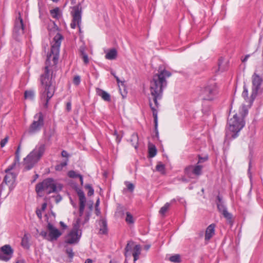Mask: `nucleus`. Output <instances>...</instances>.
Segmentation results:
<instances>
[{
	"label": "nucleus",
	"instance_id": "nucleus-1",
	"mask_svg": "<svg viewBox=\"0 0 263 263\" xmlns=\"http://www.w3.org/2000/svg\"><path fill=\"white\" fill-rule=\"evenodd\" d=\"M63 39V37L61 34H57L54 37V43L52 45L50 52L47 55L44 72L40 76V99L45 108L48 107V102L54 93L52 83L55 76H53L51 67L56 66L58 63L60 47Z\"/></svg>",
	"mask_w": 263,
	"mask_h": 263
},
{
	"label": "nucleus",
	"instance_id": "nucleus-2",
	"mask_svg": "<svg viewBox=\"0 0 263 263\" xmlns=\"http://www.w3.org/2000/svg\"><path fill=\"white\" fill-rule=\"evenodd\" d=\"M171 73L165 69L162 70L154 75L150 83L151 96L149 97V105L153 112L155 123V132L158 137V110L159 103L158 100L162 98L163 90L167 85L166 78L171 76Z\"/></svg>",
	"mask_w": 263,
	"mask_h": 263
},
{
	"label": "nucleus",
	"instance_id": "nucleus-3",
	"mask_svg": "<svg viewBox=\"0 0 263 263\" xmlns=\"http://www.w3.org/2000/svg\"><path fill=\"white\" fill-rule=\"evenodd\" d=\"M248 114V110L245 105L240 107L239 114H235L233 118L228 120L229 130L233 133L231 135L232 139H235L238 136V133L245 126L244 118Z\"/></svg>",
	"mask_w": 263,
	"mask_h": 263
},
{
	"label": "nucleus",
	"instance_id": "nucleus-4",
	"mask_svg": "<svg viewBox=\"0 0 263 263\" xmlns=\"http://www.w3.org/2000/svg\"><path fill=\"white\" fill-rule=\"evenodd\" d=\"M45 151L44 144H39L24 159V165L26 170L31 169L40 160Z\"/></svg>",
	"mask_w": 263,
	"mask_h": 263
},
{
	"label": "nucleus",
	"instance_id": "nucleus-5",
	"mask_svg": "<svg viewBox=\"0 0 263 263\" xmlns=\"http://www.w3.org/2000/svg\"><path fill=\"white\" fill-rule=\"evenodd\" d=\"M35 191L37 194L45 191L47 194L57 192V186L52 178H48L44 180L42 182L37 183L35 186Z\"/></svg>",
	"mask_w": 263,
	"mask_h": 263
},
{
	"label": "nucleus",
	"instance_id": "nucleus-6",
	"mask_svg": "<svg viewBox=\"0 0 263 263\" xmlns=\"http://www.w3.org/2000/svg\"><path fill=\"white\" fill-rule=\"evenodd\" d=\"M82 9L80 3L72 8L71 14L72 16V22L70 26L72 28L77 27L79 28L80 33H81L80 24L81 23Z\"/></svg>",
	"mask_w": 263,
	"mask_h": 263
},
{
	"label": "nucleus",
	"instance_id": "nucleus-7",
	"mask_svg": "<svg viewBox=\"0 0 263 263\" xmlns=\"http://www.w3.org/2000/svg\"><path fill=\"white\" fill-rule=\"evenodd\" d=\"M252 87L250 99V104L252 105L256 97L257 96L258 90L260 88V86L262 83L263 80L256 73H254L252 77Z\"/></svg>",
	"mask_w": 263,
	"mask_h": 263
},
{
	"label": "nucleus",
	"instance_id": "nucleus-8",
	"mask_svg": "<svg viewBox=\"0 0 263 263\" xmlns=\"http://www.w3.org/2000/svg\"><path fill=\"white\" fill-rule=\"evenodd\" d=\"M217 199L218 200V202L216 204L218 211L222 214L223 217L226 219L228 223L231 226H232L234 224L232 214L228 211L227 208L223 204L222 198L220 196H217Z\"/></svg>",
	"mask_w": 263,
	"mask_h": 263
},
{
	"label": "nucleus",
	"instance_id": "nucleus-9",
	"mask_svg": "<svg viewBox=\"0 0 263 263\" xmlns=\"http://www.w3.org/2000/svg\"><path fill=\"white\" fill-rule=\"evenodd\" d=\"M217 93V86L215 83H213L206 86L202 90L201 95L203 100L211 101Z\"/></svg>",
	"mask_w": 263,
	"mask_h": 263
},
{
	"label": "nucleus",
	"instance_id": "nucleus-10",
	"mask_svg": "<svg viewBox=\"0 0 263 263\" xmlns=\"http://www.w3.org/2000/svg\"><path fill=\"white\" fill-rule=\"evenodd\" d=\"M203 166L197 164L196 165H190L184 169L185 174L190 178L193 179L198 177L202 174Z\"/></svg>",
	"mask_w": 263,
	"mask_h": 263
},
{
	"label": "nucleus",
	"instance_id": "nucleus-11",
	"mask_svg": "<svg viewBox=\"0 0 263 263\" xmlns=\"http://www.w3.org/2000/svg\"><path fill=\"white\" fill-rule=\"evenodd\" d=\"M34 118L36 120H34L30 125L28 131L31 134L39 131L44 125V117L42 112L36 114Z\"/></svg>",
	"mask_w": 263,
	"mask_h": 263
},
{
	"label": "nucleus",
	"instance_id": "nucleus-12",
	"mask_svg": "<svg viewBox=\"0 0 263 263\" xmlns=\"http://www.w3.org/2000/svg\"><path fill=\"white\" fill-rule=\"evenodd\" d=\"M13 250L9 245H6L0 248V259L8 261L13 255Z\"/></svg>",
	"mask_w": 263,
	"mask_h": 263
},
{
	"label": "nucleus",
	"instance_id": "nucleus-13",
	"mask_svg": "<svg viewBox=\"0 0 263 263\" xmlns=\"http://www.w3.org/2000/svg\"><path fill=\"white\" fill-rule=\"evenodd\" d=\"M47 228L49 232V241L52 242L57 240L62 235V233L50 222L48 223Z\"/></svg>",
	"mask_w": 263,
	"mask_h": 263
},
{
	"label": "nucleus",
	"instance_id": "nucleus-14",
	"mask_svg": "<svg viewBox=\"0 0 263 263\" xmlns=\"http://www.w3.org/2000/svg\"><path fill=\"white\" fill-rule=\"evenodd\" d=\"M81 232L78 233L70 231L66 236L65 242L70 245L78 243L81 237Z\"/></svg>",
	"mask_w": 263,
	"mask_h": 263
},
{
	"label": "nucleus",
	"instance_id": "nucleus-15",
	"mask_svg": "<svg viewBox=\"0 0 263 263\" xmlns=\"http://www.w3.org/2000/svg\"><path fill=\"white\" fill-rule=\"evenodd\" d=\"M15 178L16 176L14 174L12 173H8L5 175L2 184L5 183L10 188L15 182Z\"/></svg>",
	"mask_w": 263,
	"mask_h": 263
},
{
	"label": "nucleus",
	"instance_id": "nucleus-16",
	"mask_svg": "<svg viewBox=\"0 0 263 263\" xmlns=\"http://www.w3.org/2000/svg\"><path fill=\"white\" fill-rule=\"evenodd\" d=\"M18 17L16 20L15 25H14V30L16 32H23L26 31V29L24 26V25L23 23V20L21 17L20 13H18Z\"/></svg>",
	"mask_w": 263,
	"mask_h": 263
},
{
	"label": "nucleus",
	"instance_id": "nucleus-17",
	"mask_svg": "<svg viewBox=\"0 0 263 263\" xmlns=\"http://www.w3.org/2000/svg\"><path fill=\"white\" fill-rule=\"evenodd\" d=\"M215 224L214 223L209 225L206 230L205 233V240L209 241L215 234Z\"/></svg>",
	"mask_w": 263,
	"mask_h": 263
},
{
	"label": "nucleus",
	"instance_id": "nucleus-18",
	"mask_svg": "<svg viewBox=\"0 0 263 263\" xmlns=\"http://www.w3.org/2000/svg\"><path fill=\"white\" fill-rule=\"evenodd\" d=\"M134 241L132 240L128 241L124 249V255L126 257L130 256L135 246Z\"/></svg>",
	"mask_w": 263,
	"mask_h": 263
},
{
	"label": "nucleus",
	"instance_id": "nucleus-19",
	"mask_svg": "<svg viewBox=\"0 0 263 263\" xmlns=\"http://www.w3.org/2000/svg\"><path fill=\"white\" fill-rule=\"evenodd\" d=\"M96 92L98 96L101 97L103 100L105 101L109 102L111 100L110 95L106 91L97 88L96 89Z\"/></svg>",
	"mask_w": 263,
	"mask_h": 263
},
{
	"label": "nucleus",
	"instance_id": "nucleus-20",
	"mask_svg": "<svg viewBox=\"0 0 263 263\" xmlns=\"http://www.w3.org/2000/svg\"><path fill=\"white\" fill-rule=\"evenodd\" d=\"M30 235L29 233H25L22 239L21 246L25 249H29L30 248L29 238Z\"/></svg>",
	"mask_w": 263,
	"mask_h": 263
},
{
	"label": "nucleus",
	"instance_id": "nucleus-21",
	"mask_svg": "<svg viewBox=\"0 0 263 263\" xmlns=\"http://www.w3.org/2000/svg\"><path fill=\"white\" fill-rule=\"evenodd\" d=\"M141 247L140 245H136L134 247L132 252V255L134 257V263L139 259V255L141 254Z\"/></svg>",
	"mask_w": 263,
	"mask_h": 263
},
{
	"label": "nucleus",
	"instance_id": "nucleus-22",
	"mask_svg": "<svg viewBox=\"0 0 263 263\" xmlns=\"http://www.w3.org/2000/svg\"><path fill=\"white\" fill-rule=\"evenodd\" d=\"M100 225V233L102 234H106L107 233V221L104 219H101L99 221Z\"/></svg>",
	"mask_w": 263,
	"mask_h": 263
},
{
	"label": "nucleus",
	"instance_id": "nucleus-23",
	"mask_svg": "<svg viewBox=\"0 0 263 263\" xmlns=\"http://www.w3.org/2000/svg\"><path fill=\"white\" fill-rule=\"evenodd\" d=\"M218 71L223 72L227 69L228 62L224 61V58L220 57L218 62Z\"/></svg>",
	"mask_w": 263,
	"mask_h": 263
},
{
	"label": "nucleus",
	"instance_id": "nucleus-24",
	"mask_svg": "<svg viewBox=\"0 0 263 263\" xmlns=\"http://www.w3.org/2000/svg\"><path fill=\"white\" fill-rule=\"evenodd\" d=\"M117 51L116 49L112 48L106 54L105 58L108 60H114L117 58Z\"/></svg>",
	"mask_w": 263,
	"mask_h": 263
},
{
	"label": "nucleus",
	"instance_id": "nucleus-25",
	"mask_svg": "<svg viewBox=\"0 0 263 263\" xmlns=\"http://www.w3.org/2000/svg\"><path fill=\"white\" fill-rule=\"evenodd\" d=\"M138 141H139V138L138 134L137 133H133L132 136L131 138L130 139V141L132 144V145L137 149L138 146Z\"/></svg>",
	"mask_w": 263,
	"mask_h": 263
},
{
	"label": "nucleus",
	"instance_id": "nucleus-26",
	"mask_svg": "<svg viewBox=\"0 0 263 263\" xmlns=\"http://www.w3.org/2000/svg\"><path fill=\"white\" fill-rule=\"evenodd\" d=\"M80 222H81L80 218H77L76 222L74 223H73V228L71 231L80 233V232H81V230H80Z\"/></svg>",
	"mask_w": 263,
	"mask_h": 263
},
{
	"label": "nucleus",
	"instance_id": "nucleus-27",
	"mask_svg": "<svg viewBox=\"0 0 263 263\" xmlns=\"http://www.w3.org/2000/svg\"><path fill=\"white\" fill-rule=\"evenodd\" d=\"M50 13L51 16H52V17H53L54 18L59 19L61 17L60 10V9L58 7H57L54 9H51L50 11Z\"/></svg>",
	"mask_w": 263,
	"mask_h": 263
},
{
	"label": "nucleus",
	"instance_id": "nucleus-28",
	"mask_svg": "<svg viewBox=\"0 0 263 263\" xmlns=\"http://www.w3.org/2000/svg\"><path fill=\"white\" fill-rule=\"evenodd\" d=\"M77 194L79 198V203H86V198L84 192L82 190H78Z\"/></svg>",
	"mask_w": 263,
	"mask_h": 263
},
{
	"label": "nucleus",
	"instance_id": "nucleus-29",
	"mask_svg": "<svg viewBox=\"0 0 263 263\" xmlns=\"http://www.w3.org/2000/svg\"><path fill=\"white\" fill-rule=\"evenodd\" d=\"M48 30L51 32H56L59 31V28L54 22H50L48 25Z\"/></svg>",
	"mask_w": 263,
	"mask_h": 263
},
{
	"label": "nucleus",
	"instance_id": "nucleus-30",
	"mask_svg": "<svg viewBox=\"0 0 263 263\" xmlns=\"http://www.w3.org/2000/svg\"><path fill=\"white\" fill-rule=\"evenodd\" d=\"M24 97L26 99L33 100L34 97V92L33 90H26L24 92Z\"/></svg>",
	"mask_w": 263,
	"mask_h": 263
},
{
	"label": "nucleus",
	"instance_id": "nucleus-31",
	"mask_svg": "<svg viewBox=\"0 0 263 263\" xmlns=\"http://www.w3.org/2000/svg\"><path fill=\"white\" fill-rule=\"evenodd\" d=\"M157 154V149L154 145H152L148 147V155L151 158L154 157Z\"/></svg>",
	"mask_w": 263,
	"mask_h": 263
},
{
	"label": "nucleus",
	"instance_id": "nucleus-32",
	"mask_svg": "<svg viewBox=\"0 0 263 263\" xmlns=\"http://www.w3.org/2000/svg\"><path fill=\"white\" fill-rule=\"evenodd\" d=\"M243 90L242 93V96L246 101H248L250 103L251 98L249 99L248 97V90L247 87V86L246 85H244L243 86ZM250 105H251L250 104Z\"/></svg>",
	"mask_w": 263,
	"mask_h": 263
},
{
	"label": "nucleus",
	"instance_id": "nucleus-33",
	"mask_svg": "<svg viewBox=\"0 0 263 263\" xmlns=\"http://www.w3.org/2000/svg\"><path fill=\"white\" fill-rule=\"evenodd\" d=\"M169 260L175 263H179L181 261L180 256L179 254H175L169 258Z\"/></svg>",
	"mask_w": 263,
	"mask_h": 263
},
{
	"label": "nucleus",
	"instance_id": "nucleus-34",
	"mask_svg": "<svg viewBox=\"0 0 263 263\" xmlns=\"http://www.w3.org/2000/svg\"><path fill=\"white\" fill-rule=\"evenodd\" d=\"M171 203L167 202L163 206H162L160 211L159 213L162 215H164L165 213L167 212L169 208L170 207Z\"/></svg>",
	"mask_w": 263,
	"mask_h": 263
},
{
	"label": "nucleus",
	"instance_id": "nucleus-35",
	"mask_svg": "<svg viewBox=\"0 0 263 263\" xmlns=\"http://www.w3.org/2000/svg\"><path fill=\"white\" fill-rule=\"evenodd\" d=\"M68 159H67L65 161L61 162L60 164L55 166V170L57 171H61L63 168L67 165Z\"/></svg>",
	"mask_w": 263,
	"mask_h": 263
},
{
	"label": "nucleus",
	"instance_id": "nucleus-36",
	"mask_svg": "<svg viewBox=\"0 0 263 263\" xmlns=\"http://www.w3.org/2000/svg\"><path fill=\"white\" fill-rule=\"evenodd\" d=\"M156 170L162 174L165 173V166L162 163L157 164L156 167Z\"/></svg>",
	"mask_w": 263,
	"mask_h": 263
},
{
	"label": "nucleus",
	"instance_id": "nucleus-37",
	"mask_svg": "<svg viewBox=\"0 0 263 263\" xmlns=\"http://www.w3.org/2000/svg\"><path fill=\"white\" fill-rule=\"evenodd\" d=\"M85 187L86 189L88 190V192L87 193V195L88 196H91L93 194L94 190L90 184H86L85 186Z\"/></svg>",
	"mask_w": 263,
	"mask_h": 263
},
{
	"label": "nucleus",
	"instance_id": "nucleus-38",
	"mask_svg": "<svg viewBox=\"0 0 263 263\" xmlns=\"http://www.w3.org/2000/svg\"><path fill=\"white\" fill-rule=\"evenodd\" d=\"M125 221L128 223H134L133 217L132 215L129 212L126 213V217Z\"/></svg>",
	"mask_w": 263,
	"mask_h": 263
},
{
	"label": "nucleus",
	"instance_id": "nucleus-39",
	"mask_svg": "<svg viewBox=\"0 0 263 263\" xmlns=\"http://www.w3.org/2000/svg\"><path fill=\"white\" fill-rule=\"evenodd\" d=\"M68 175L70 178H76L79 177L80 174H77L74 171H70L68 173Z\"/></svg>",
	"mask_w": 263,
	"mask_h": 263
},
{
	"label": "nucleus",
	"instance_id": "nucleus-40",
	"mask_svg": "<svg viewBox=\"0 0 263 263\" xmlns=\"http://www.w3.org/2000/svg\"><path fill=\"white\" fill-rule=\"evenodd\" d=\"M21 145H19L17 147V148L15 152V162L16 163H18L20 161V151Z\"/></svg>",
	"mask_w": 263,
	"mask_h": 263
},
{
	"label": "nucleus",
	"instance_id": "nucleus-41",
	"mask_svg": "<svg viewBox=\"0 0 263 263\" xmlns=\"http://www.w3.org/2000/svg\"><path fill=\"white\" fill-rule=\"evenodd\" d=\"M66 253L68 255L69 258L72 259L74 256V253L71 248H68L66 250Z\"/></svg>",
	"mask_w": 263,
	"mask_h": 263
},
{
	"label": "nucleus",
	"instance_id": "nucleus-42",
	"mask_svg": "<svg viewBox=\"0 0 263 263\" xmlns=\"http://www.w3.org/2000/svg\"><path fill=\"white\" fill-rule=\"evenodd\" d=\"M40 235L42 236L44 239H46L49 241V234H48L46 231L44 230L40 232Z\"/></svg>",
	"mask_w": 263,
	"mask_h": 263
},
{
	"label": "nucleus",
	"instance_id": "nucleus-43",
	"mask_svg": "<svg viewBox=\"0 0 263 263\" xmlns=\"http://www.w3.org/2000/svg\"><path fill=\"white\" fill-rule=\"evenodd\" d=\"M81 82V77L79 76H76L74 77L73 79V84L78 86L80 84Z\"/></svg>",
	"mask_w": 263,
	"mask_h": 263
},
{
	"label": "nucleus",
	"instance_id": "nucleus-44",
	"mask_svg": "<svg viewBox=\"0 0 263 263\" xmlns=\"http://www.w3.org/2000/svg\"><path fill=\"white\" fill-rule=\"evenodd\" d=\"M85 203H79V216L81 217L84 213Z\"/></svg>",
	"mask_w": 263,
	"mask_h": 263
},
{
	"label": "nucleus",
	"instance_id": "nucleus-45",
	"mask_svg": "<svg viewBox=\"0 0 263 263\" xmlns=\"http://www.w3.org/2000/svg\"><path fill=\"white\" fill-rule=\"evenodd\" d=\"M125 184L126 185L127 189L130 192H133L135 188L134 185L133 183L127 181L125 182Z\"/></svg>",
	"mask_w": 263,
	"mask_h": 263
},
{
	"label": "nucleus",
	"instance_id": "nucleus-46",
	"mask_svg": "<svg viewBox=\"0 0 263 263\" xmlns=\"http://www.w3.org/2000/svg\"><path fill=\"white\" fill-rule=\"evenodd\" d=\"M198 161L197 163L198 164L206 161L208 159V157L207 156L202 157L200 156V155H198Z\"/></svg>",
	"mask_w": 263,
	"mask_h": 263
},
{
	"label": "nucleus",
	"instance_id": "nucleus-47",
	"mask_svg": "<svg viewBox=\"0 0 263 263\" xmlns=\"http://www.w3.org/2000/svg\"><path fill=\"white\" fill-rule=\"evenodd\" d=\"M16 165V162H14L13 164H12L11 165L9 166V167L5 170V173L8 174L10 173V171L12 170L14 167H15Z\"/></svg>",
	"mask_w": 263,
	"mask_h": 263
},
{
	"label": "nucleus",
	"instance_id": "nucleus-48",
	"mask_svg": "<svg viewBox=\"0 0 263 263\" xmlns=\"http://www.w3.org/2000/svg\"><path fill=\"white\" fill-rule=\"evenodd\" d=\"M8 140V136L6 137L4 139L2 140L1 142H0L1 146L2 147H4L5 145H6V144L7 143Z\"/></svg>",
	"mask_w": 263,
	"mask_h": 263
},
{
	"label": "nucleus",
	"instance_id": "nucleus-49",
	"mask_svg": "<svg viewBox=\"0 0 263 263\" xmlns=\"http://www.w3.org/2000/svg\"><path fill=\"white\" fill-rule=\"evenodd\" d=\"M42 211L39 209H37L36 210V214L40 219H41L42 218Z\"/></svg>",
	"mask_w": 263,
	"mask_h": 263
},
{
	"label": "nucleus",
	"instance_id": "nucleus-50",
	"mask_svg": "<svg viewBox=\"0 0 263 263\" xmlns=\"http://www.w3.org/2000/svg\"><path fill=\"white\" fill-rule=\"evenodd\" d=\"M82 59L85 64L87 65L89 63V59L87 55L83 56Z\"/></svg>",
	"mask_w": 263,
	"mask_h": 263
},
{
	"label": "nucleus",
	"instance_id": "nucleus-51",
	"mask_svg": "<svg viewBox=\"0 0 263 263\" xmlns=\"http://www.w3.org/2000/svg\"><path fill=\"white\" fill-rule=\"evenodd\" d=\"M71 109V104L70 102H68L66 103V110L67 111H70Z\"/></svg>",
	"mask_w": 263,
	"mask_h": 263
},
{
	"label": "nucleus",
	"instance_id": "nucleus-52",
	"mask_svg": "<svg viewBox=\"0 0 263 263\" xmlns=\"http://www.w3.org/2000/svg\"><path fill=\"white\" fill-rule=\"evenodd\" d=\"M61 155L62 157H66L67 158H68L69 157V154H68V153L66 151H64V150H63L62 152Z\"/></svg>",
	"mask_w": 263,
	"mask_h": 263
},
{
	"label": "nucleus",
	"instance_id": "nucleus-53",
	"mask_svg": "<svg viewBox=\"0 0 263 263\" xmlns=\"http://www.w3.org/2000/svg\"><path fill=\"white\" fill-rule=\"evenodd\" d=\"M80 53H81V56L82 58L83 57V56H85V55H87V53L85 52L84 48H81Z\"/></svg>",
	"mask_w": 263,
	"mask_h": 263
},
{
	"label": "nucleus",
	"instance_id": "nucleus-54",
	"mask_svg": "<svg viewBox=\"0 0 263 263\" xmlns=\"http://www.w3.org/2000/svg\"><path fill=\"white\" fill-rule=\"evenodd\" d=\"M47 203H46V202L43 203L42 204V207H41V210L42 211H45V209H46V208H47Z\"/></svg>",
	"mask_w": 263,
	"mask_h": 263
},
{
	"label": "nucleus",
	"instance_id": "nucleus-55",
	"mask_svg": "<svg viewBox=\"0 0 263 263\" xmlns=\"http://www.w3.org/2000/svg\"><path fill=\"white\" fill-rule=\"evenodd\" d=\"M95 212H96V214L97 216L100 215L101 214L100 210L99 208V207L95 208Z\"/></svg>",
	"mask_w": 263,
	"mask_h": 263
},
{
	"label": "nucleus",
	"instance_id": "nucleus-56",
	"mask_svg": "<svg viewBox=\"0 0 263 263\" xmlns=\"http://www.w3.org/2000/svg\"><path fill=\"white\" fill-rule=\"evenodd\" d=\"M249 57H250V54H247V55H246L245 56V57L243 59H242V60H241L242 62H243V63L246 62L247 61V60H248V58H249Z\"/></svg>",
	"mask_w": 263,
	"mask_h": 263
},
{
	"label": "nucleus",
	"instance_id": "nucleus-57",
	"mask_svg": "<svg viewBox=\"0 0 263 263\" xmlns=\"http://www.w3.org/2000/svg\"><path fill=\"white\" fill-rule=\"evenodd\" d=\"M89 217H90V213H88L87 214H86V218H85V221H84V223L85 222H87L89 219Z\"/></svg>",
	"mask_w": 263,
	"mask_h": 263
},
{
	"label": "nucleus",
	"instance_id": "nucleus-58",
	"mask_svg": "<svg viewBox=\"0 0 263 263\" xmlns=\"http://www.w3.org/2000/svg\"><path fill=\"white\" fill-rule=\"evenodd\" d=\"M114 135L116 136V140L118 142H119L120 141V139H119V136L117 134V132L116 131L115 132Z\"/></svg>",
	"mask_w": 263,
	"mask_h": 263
},
{
	"label": "nucleus",
	"instance_id": "nucleus-59",
	"mask_svg": "<svg viewBox=\"0 0 263 263\" xmlns=\"http://www.w3.org/2000/svg\"><path fill=\"white\" fill-rule=\"evenodd\" d=\"M60 225L61 227H62L63 228L65 229L67 228V226L62 221H61L60 222Z\"/></svg>",
	"mask_w": 263,
	"mask_h": 263
},
{
	"label": "nucleus",
	"instance_id": "nucleus-60",
	"mask_svg": "<svg viewBox=\"0 0 263 263\" xmlns=\"http://www.w3.org/2000/svg\"><path fill=\"white\" fill-rule=\"evenodd\" d=\"M79 178L80 179V181L81 182V184H83V176L81 175H80L79 176Z\"/></svg>",
	"mask_w": 263,
	"mask_h": 263
},
{
	"label": "nucleus",
	"instance_id": "nucleus-61",
	"mask_svg": "<svg viewBox=\"0 0 263 263\" xmlns=\"http://www.w3.org/2000/svg\"><path fill=\"white\" fill-rule=\"evenodd\" d=\"M99 203H100V201H99V199H98L96 202L95 208L99 207Z\"/></svg>",
	"mask_w": 263,
	"mask_h": 263
},
{
	"label": "nucleus",
	"instance_id": "nucleus-62",
	"mask_svg": "<svg viewBox=\"0 0 263 263\" xmlns=\"http://www.w3.org/2000/svg\"><path fill=\"white\" fill-rule=\"evenodd\" d=\"M85 263H92V260L90 259H87L86 260Z\"/></svg>",
	"mask_w": 263,
	"mask_h": 263
},
{
	"label": "nucleus",
	"instance_id": "nucleus-63",
	"mask_svg": "<svg viewBox=\"0 0 263 263\" xmlns=\"http://www.w3.org/2000/svg\"><path fill=\"white\" fill-rule=\"evenodd\" d=\"M115 78H116V81H117L118 83L120 82V79H119V78L118 77H117L116 76H115Z\"/></svg>",
	"mask_w": 263,
	"mask_h": 263
},
{
	"label": "nucleus",
	"instance_id": "nucleus-64",
	"mask_svg": "<svg viewBox=\"0 0 263 263\" xmlns=\"http://www.w3.org/2000/svg\"><path fill=\"white\" fill-rule=\"evenodd\" d=\"M109 263H118L117 261L116 260H111L110 261H109Z\"/></svg>",
	"mask_w": 263,
	"mask_h": 263
}]
</instances>
